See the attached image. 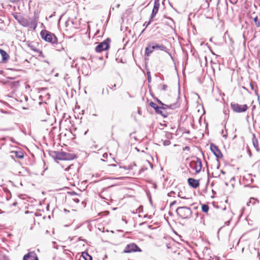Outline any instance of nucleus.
Returning a JSON list of instances; mask_svg holds the SVG:
<instances>
[{
  "label": "nucleus",
  "mask_w": 260,
  "mask_h": 260,
  "mask_svg": "<svg viewBox=\"0 0 260 260\" xmlns=\"http://www.w3.org/2000/svg\"><path fill=\"white\" fill-rule=\"evenodd\" d=\"M245 187H247L248 189V192L249 193H255L258 191V189L257 187L254 186H245Z\"/></svg>",
  "instance_id": "19"
},
{
  "label": "nucleus",
  "mask_w": 260,
  "mask_h": 260,
  "mask_svg": "<svg viewBox=\"0 0 260 260\" xmlns=\"http://www.w3.org/2000/svg\"><path fill=\"white\" fill-rule=\"evenodd\" d=\"M159 7V5L154 4L153 8L152 11V13L150 16V19H152L156 15L158 12Z\"/></svg>",
  "instance_id": "15"
},
{
  "label": "nucleus",
  "mask_w": 260,
  "mask_h": 260,
  "mask_svg": "<svg viewBox=\"0 0 260 260\" xmlns=\"http://www.w3.org/2000/svg\"><path fill=\"white\" fill-rule=\"evenodd\" d=\"M155 111L156 113L161 114L164 117L166 116V113L164 112V110H162V108L160 106H158L157 108H156Z\"/></svg>",
  "instance_id": "20"
},
{
  "label": "nucleus",
  "mask_w": 260,
  "mask_h": 260,
  "mask_svg": "<svg viewBox=\"0 0 260 260\" xmlns=\"http://www.w3.org/2000/svg\"><path fill=\"white\" fill-rule=\"evenodd\" d=\"M157 102L160 105H161V106H164V103H162L160 100H158Z\"/></svg>",
  "instance_id": "36"
},
{
  "label": "nucleus",
  "mask_w": 260,
  "mask_h": 260,
  "mask_svg": "<svg viewBox=\"0 0 260 260\" xmlns=\"http://www.w3.org/2000/svg\"><path fill=\"white\" fill-rule=\"evenodd\" d=\"M256 202H258V200L256 199L251 198L250 201L247 203V205L250 206V204L254 205Z\"/></svg>",
  "instance_id": "22"
},
{
  "label": "nucleus",
  "mask_w": 260,
  "mask_h": 260,
  "mask_svg": "<svg viewBox=\"0 0 260 260\" xmlns=\"http://www.w3.org/2000/svg\"><path fill=\"white\" fill-rule=\"evenodd\" d=\"M137 251H141V249L138 247V246L134 243L128 244L124 248V252L125 253H131L133 252H136Z\"/></svg>",
  "instance_id": "7"
},
{
  "label": "nucleus",
  "mask_w": 260,
  "mask_h": 260,
  "mask_svg": "<svg viewBox=\"0 0 260 260\" xmlns=\"http://www.w3.org/2000/svg\"><path fill=\"white\" fill-rule=\"evenodd\" d=\"M102 58H103L102 57H100V59H102Z\"/></svg>",
  "instance_id": "49"
},
{
  "label": "nucleus",
  "mask_w": 260,
  "mask_h": 260,
  "mask_svg": "<svg viewBox=\"0 0 260 260\" xmlns=\"http://www.w3.org/2000/svg\"><path fill=\"white\" fill-rule=\"evenodd\" d=\"M23 260H39L36 253L34 251H30L24 255Z\"/></svg>",
  "instance_id": "10"
},
{
  "label": "nucleus",
  "mask_w": 260,
  "mask_h": 260,
  "mask_svg": "<svg viewBox=\"0 0 260 260\" xmlns=\"http://www.w3.org/2000/svg\"><path fill=\"white\" fill-rule=\"evenodd\" d=\"M153 45L152 46V49L154 50H159L161 51H163L167 53L171 57V58H173L172 55L171 53L170 52V49H168L166 46L162 44H159L154 43H152Z\"/></svg>",
  "instance_id": "5"
},
{
  "label": "nucleus",
  "mask_w": 260,
  "mask_h": 260,
  "mask_svg": "<svg viewBox=\"0 0 260 260\" xmlns=\"http://www.w3.org/2000/svg\"><path fill=\"white\" fill-rule=\"evenodd\" d=\"M153 51L154 49H152V46L148 45L145 48V55L149 56L153 52Z\"/></svg>",
  "instance_id": "17"
},
{
  "label": "nucleus",
  "mask_w": 260,
  "mask_h": 260,
  "mask_svg": "<svg viewBox=\"0 0 260 260\" xmlns=\"http://www.w3.org/2000/svg\"><path fill=\"white\" fill-rule=\"evenodd\" d=\"M109 166H110V167H116V165H115V164H112V165H109Z\"/></svg>",
  "instance_id": "42"
},
{
  "label": "nucleus",
  "mask_w": 260,
  "mask_h": 260,
  "mask_svg": "<svg viewBox=\"0 0 260 260\" xmlns=\"http://www.w3.org/2000/svg\"><path fill=\"white\" fill-rule=\"evenodd\" d=\"M145 29V28H144V29L142 31V32H141V34H142V33H143V32L144 31Z\"/></svg>",
  "instance_id": "46"
},
{
  "label": "nucleus",
  "mask_w": 260,
  "mask_h": 260,
  "mask_svg": "<svg viewBox=\"0 0 260 260\" xmlns=\"http://www.w3.org/2000/svg\"><path fill=\"white\" fill-rule=\"evenodd\" d=\"M154 4L159 5V0H154Z\"/></svg>",
  "instance_id": "33"
},
{
  "label": "nucleus",
  "mask_w": 260,
  "mask_h": 260,
  "mask_svg": "<svg viewBox=\"0 0 260 260\" xmlns=\"http://www.w3.org/2000/svg\"><path fill=\"white\" fill-rule=\"evenodd\" d=\"M191 167L196 171L197 173H199L202 169V165L201 159L197 158L196 160L191 162Z\"/></svg>",
  "instance_id": "6"
},
{
  "label": "nucleus",
  "mask_w": 260,
  "mask_h": 260,
  "mask_svg": "<svg viewBox=\"0 0 260 260\" xmlns=\"http://www.w3.org/2000/svg\"><path fill=\"white\" fill-rule=\"evenodd\" d=\"M254 21L255 22V25L256 27H259L260 26V22L258 21L257 16H256L254 18Z\"/></svg>",
  "instance_id": "25"
},
{
  "label": "nucleus",
  "mask_w": 260,
  "mask_h": 260,
  "mask_svg": "<svg viewBox=\"0 0 260 260\" xmlns=\"http://www.w3.org/2000/svg\"><path fill=\"white\" fill-rule=\"evenodd\" d=\"M231 108L234 111L236 112L241 113L245 112L248 107L247 105H239L237 103H231Z\"/></svg>",
  "instance_id": "4"
},
{
  "label": "nucleus",
  "mask_w": 260,
  "mask_h": 260,
  "mask_svg": "<svg viewBox=\"0 0 260 260\" xmlns=\"http://www.w3.org/2000/svg\"><path fill=\"white\" fill-rule=\"evenodd\" d=\"M171 144V142L170 140H165L164 142H163V144L165 146H168L170 144Z\"/></svg>",
  "instance_id": "28"
},
{
  "label": "nucleus",
  "mask_w": 260,
  "mask_h": 260,
  "mask_svg": "<svg viewBox=\"0 0 260 260\" xmlns=\"http://www.w3.org/2000/svg\"><path fill=\"white\" fill-rule=\"evenodd\" d=\"M252 143L253 145V146L255 148L256 150L257 151H258V144L257 140L255 139V136H254L253 139H252Z\"/></svg>",
  "instance_id": "21"
},
{
  "label": "nucleus",
  "mask_w": 260,
  "mask_h": 260,
  "mask_svg": "<svg viewBox=\"0 0 260 260\" xmlns=\"http://www.w3.org/2000/svg\"><path fill=\"white\" fill-rule=\"evenodd\" d=\"M162 90H165L167 88V86L165 84H163L162 85Z\"/></svg>",
  "instance_id": "35"
},
{
  "label": "nucleus",
  "mask_w": 260,
  "mask_h": 260,
  "mask_svg": "<svg viewBox=\"0 0 260 260\" xmlns=\"http://www.w3.org/2000/svg\"><path fill=\"white\" fill-rule=\"evenodd\" d=\"M253 83H255V82H250V85L251 86L252 88H253Z\"/></svg>",
  "instance_id": "38"
},
{
  "label": "nucleus",
  "mask_w": 260,
  "mask_h": 260,
  "mask_svg": "<svg viewBox=\"0 0 260 260\" xmlns=\"http://www.w3.org/2000/svg\"><path fill=\"white\" fill-rule=\"evenodd\" d=\"M112 86V87H111V89H113V87H115L116 86V84H114V85H111Z\"/></svg>",
  "instance_id": "40"
},
{
  "label": "nucleus",
  "mask_w": 260,
  "mask_h": 260,
  "mask_svg": "<svg viewBox=\"0 0 260 260\" xmlns=\"http://www.w3.org/2000/svg\"><path fill=\"white\" fill-rule=\"evenodd\" d=\"M29 18L28 19L25 18L24 17L20 18L19 20V23L24 27H27L28 25Z\"/></svg>",
  "instance_id": "13"
},
{
  "label": "nucleus",
  "mask_w": 260,
  "mask_h": 260,
  "mask_svg": "<svg viewBox=\"0 0 260 260\" xmlns=\"http://www.w3.org/2000/svg\"><path fill=\"white\" fill-rule=\"evenodd\" d=\"M39 53V56L44 57L43 52L39 49V51H37Z\"/></svg>",
  "instance_id": "32"
},
{
  "label": "nucleus",
  "mask_w": 260,
  "mask_h": 260,
  "mask_svg": "<svg viewBox=\"0 0 260 260\" xmlns=\"http://www.w3.org/2000/svg\"><path fill=\"white\" fill-rule=\"evenodd\" d=\"M107 55H108V53H106V57H108Z\"/></svg>",
  "instance_id": "48"
},
{
  "label": "nucleus",
  "mask_w": 260,
  "mask_h": 260,
  "mask_svg": "<svg viewBox=\"0 0 260 260\" xmlns=\"http://www.w3.org/2000/svg\"><path fill=\"white\" fill-rule=\"evenodd\" d=\"M74 201L76 202V203H79V200L78 199H74Z\"/></svg>",
  "instance_id": "37"
},
{
  "label": "nucleus",
  "mask_w": 260,
  "mask_h": 260,
  "mask_svg": "<svg viewBox=\"0 0 260 260\" xmlns=\"http://www.w3.org/2000/svg\"><path fill=\"white\" fill-rule=\"evenodd\" d=\"M56 157L60 160H64L67 159V153L64 152H58L56 154Z\"/></svg>",
  "instance_id": "18"
},
{
  "label": "nucleus",
  "mask_w": 260,
  "mask_h": 260,
  "mask_svg": "<svg viewBox=\"0 0 260 260\" xmlns=\"http://www.w3.org/2000/svg\"><path fill=\"white\" fill-rule=\"evenodd\" d=\"M73 167V165H71L68 169H66V171H69L70 170L72 169V167Z\"/></svg>",
  "instance_id": "34"
},
{
  "label": "nucleus",
  "mask_w": 260,
  "mask_h": 260,
  "mask_svg": "<svg viewBox=\"0 0 260 260\" xmlns=\"http://www.w3.org/2000/svg\"><path fill=\"white\" fill-rule=\"evenodd\" d=\"M149 105L152 108H153L155 110L156 109V108H157L158 107V106H157V105L155 103L152 102H151L150 103Z\"/></svg>",
  "instance_id": "26"
},
{
  "label": "nucleus",
  "mask_w": 260,
  "mask_h": 260,
  "mask_svg": "<svg viewBox=\"0 0 260 260\" xmlns=\"http://www.w3.org/2000/svg\"><path fill=\"white\" fill-rule=\"evenodd\" d=\"M217 162H218V165L217 166V169H218L219 168V167H220V164H219V161H218V160H217Z\"/></svg>",
  "instance_id": "39"
},
{
  "label": "nucleus",
  "mask_w": 260,
  "mask_h": 260,
  "mask_svg": "<svg viewBox=\"0 0 260 260\" xmlns=\"http://www.w3.org/2000/svg\"><path fill=\"white\" fill-rule=\"evenodd\" d=\"M11 156L14 158H22L24 156L23 152L21 150H18V151H12L11 152Z\"/></svg>",
  "instance_id": "11"
},
{
  "label": "nucleus",
  "mask_w": 260,
  "mask_h": 260,
  "mask_svg": "<svg viewBox=\"0 0 260 260\" xmlns=\"http://www.w3.org/2000/svg\"><path fill=\"white\" fill-rule=\"evenodd\" d=\"M210 149L217 158H221L222 157V154L220 150L213 143L210 144Z\"/></svg>",
  "instance_id": "8"
},
{
  "label": "nucleus",
  "mask_w": 260,
  "mask_h": 260,
  "mask_svg": "<svg viewBox=\"0 0 260 260\" xmlns=\"http://www.w3.org/2000/svg\"><path fill=\"white\" fill-rule=\"evenodd\" d=\"M148 81H151V78L150 75V72L149 71H147V72Z\"/></svg>",
  "instance_id": "29"
},
{
  "label": "nucleus",
  "mask_w": 260,
  "mask_h": 260,
  "mask_svg": "<svg viewBox=\"0 0 260 260\" xmlns=\"http://www.w3.org/2000/svg\"><path fill=\"white\" fill-rule=\"evenodd\" d=\"M38 21V17L34 16L33 17L29 18L28 25L27 27H29L33 30H35L37 27V22Z\"/></svg>",
  "instance_id": "9"
},
{
  "label": "nucleus",
  "mask_w": 260,
  "mask_h": 260,
  "mask_svg": "<svg viewBox=\"0 0 260 260\" xmlns=\"http://www.w3.org/2000/svg\"><path fill=\"white\" fill-rule=\"evenodd\" d=\"M176 212L180 217L183 219L190 218L192 214L190 208L185 206L179 207L176 209Z\"/></svg>",
  "instance_id": "2"
},
{
  "label": "nucleus",
  "mask_w": 260,
  "mask_h": 260,
  "mask_svg": "<svg viewBox=\"0 0 260 260\" xmlns=\"http://www.w3.org/2000/svg\"><path fill=\"white\" fill-rule=\"evenodd\" d=\"M185 149L189 150V147H188V146H186V147H185Z\"/></svg>",
  "instance_id": "44"
},
{
  "label": "nucleus",
  "mask_w": 260,
  "mask_h": 260,
  "mask_svg": "<svg viewBox=\"0 0 260 260\" xmlns=\"http://www.w3.org/2000/svg\"><path fill=\"white\" fill-rule=\"evenodd\" d=\"M151 19H150V20H149V21H148V22H145L144 23L143 26H145V28H146V27H148V26L149 25H150V23H151Z\"/></svg>",
  "instance_id": "27"
},
{
  "label": "nucleus",
  "mask_w": 260,
  "mask_h": 260,
  "mask_svg": "<svg viewBox=\"0 0 260 260\" xmlns=\"http://www.w3.org/2000/svg\"><path fill=\"white\" fill-rule=\"evenodd\" d=\"M40 36L43 40L46 42H49L52 44L57 43V38L56 36L46 29L41 30L40 32Z\"/></svg>",
  "instance_id": "1"
},
{
  "label": "nucleus",
  "mask_w": 260,
  "mask_h": 260,
  "mask_svg": "<svg viewBox=\"0 0 260 260\" xmlns=\"http://www.w3.org/2000/svg\"><path fill=\"white\" fill-rule=\"evenodd\" d=\"M119 6H120V5H119V4H118V5H117V7H119Z\"/></svg>",
  "instance_id": "47"
},
{
  "label": "nucleus",
  "mask_w": 260,
  "mask_h": 260,
  "mask_svg": "<svg viewBox=\"0 0 260 260\" xmlns=\"http://www.w3.org/2000/svg\"><path fill=\"white\" fill-rule=\"evenodd\" d=\"M0 54L2 57V60L4 62L7 61L9 58L8 54L2 49H0Z\"/></svg>",
  "instance_id": "14"
},
{
  "label": "nucleus",
  "mask_w": 260,
  "mask_h": 260,
  "mask_svg": "<svg viewBox=\"0 0 260 260\" xmlns=\"http://www.w3.org/2000/svg\"><path fill=\"white\" fill-rule=\"evenodd\" d=\"M41 120L42 121H46V119H44V118H41Z\"/></svg>",
  "instance_id": "41"
},
{
  "label": "nucleus",
  "mask_w": 260,
  "mask_h": 260,
  "mask_svg": "<svg viewBox=\"0 0 260 260\" xmlns=\"http://www.w3.org/2000/svg\"><path fill=\"white\" fill-rule=\"evenodd\" d=\"M187 181L189 185L193 188H197L200 185L199 181L193 178H188Z\"/></svg>",
  "instance_id": "12"
},
{
  "label": "nucleus",
  "mask_w": 260,
  "mask_h": 260,
  "mask_svg": "<svg viewBox=\"0 0 260 260\" xmlns=\"http://www.w3.org/2000/svg\"><path fill=\"white\" fill-rule=\"evenodd\" d=\"M202 210L204 212L207 213L209 210V207L207 205L204 204L202 206Z\"/></svg>",
  "instance_id": "24"
},
{
  "label": "nucleus",
  "mask_w": 260,
  "mask_h": 260,
  "mask_svg": "<svg viewBox=\"0 0 260 260\" xmlns=\"http://www.w3.org/2000/svg\"><path fill=\"white\" fill-rule=\"evenodd\" d=\"M110 39L108 38L104 41L99 43L95 48V51L96 52H101L108 50L110 48Z\"/></svg>",
  "instance_id": "3"
},
{
  "label": "nucleus",
  "mask_w": 260,
  "mask_h": 260,
  "mask_svg": "<svg viewBox=\"0 0 260 260\" xmlns=\"http://www.w3.org/2000/svg\"><path fill=\"white\" fill-rule=\"evenodd\" d=\"M14 18H15V19L18 21V22L19 23V19L20 18H22V16H20V15H16L15 16H14Z\"/></svg>",
  "instance_id": "30"
},
{
  "label": "nucleus",
  "mask_w": 260,
  "mask_h": 260,
  "mask_svg": "<svg viewBox=\"0 0 260 260\" xmlns=\"http://www.w3.org/2000/svg\"><path fill=\"white\" fill-rule=\"evenodd\" d=\"M176 203V201H174L173 202H172V203L171 204V205H173L175 204Z\"/></svg>",
  "instance_id": "43"
},
{
  "label": "nucleus",
  "mask_w": 260,
  "mask_h": 260,
  "mask_svg": "<svg viewBox=\"0 0 260 260\" xmlns=\"http://www.w3.org/2000/svg\"><path fill=\"white\" fill-rule=\"evenodd\" d=\"M87 257H85V260H92V257L90 255H89L87 253H85Z\"/></svg>",
  "instance_id": "31"
},
{
  "label": "nucleus",
  "mask_w": 260,
  "mask_h": 260,
  "mask_svg": "<svg viewBox=\"0 0 260 260\" xmlns=\"http://www.w3.org/2000/svg\"><path fill=\"white\" fill-rule=\"evenodd\" d=\"M28 47L29 48H30V49L31 50L34 51H35V52H37V51H39V49H37V48L35 46V45H34V44H31V43H29V44H28Z\"/></svg>",
  "instance_id": "23"
},
{
  "label": "nucleus",
  "mask_w": 260,
  "mask_h": 260,
  "mask_svg": "<svg viewBox=\"0 0 260 260\" xmlns=\"http://www.w3.org/2000/svg\"><path fill=\"white\" fill-rule=\"evenodd\" d=\"M221 172L223 174H225V172L224 171H223L222 170L221 171Z\"/></svg>",
  "instance_id": "45"
},
{
  "label": "nucleus",
  "mask_w": 260,
  "mask_h": 260,
  "mask_svg": "<svg viewBox=\"0 0 260 260\" xmlns=\"http://www.w3.org/2000/svg\"><path fill=\"white\" fill-rule=\"evenodd\" d=\"M162 108V110H165L168 109H174L176 108L178 106L177 104H164V106H161Z\"/></svg>",
  "instance_id": "16"
}]
</instances>
